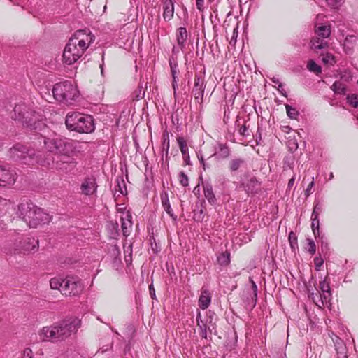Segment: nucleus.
Masks as SVG:
<instances>
[{"instance_id":"10","label":"nucleus","mask_w":358,"mask_h":358,"mask_svg":"<svg viewBox=\"0 0 358 358\" xmlns=\"http://www.w3.org/2000/svg\"><path fill=\"white\" fill-rule=\"evenodd\" d=\"M44 145L48 151L51 152L59 155L66 153V143L61 138H45Z\"/></svg>"},{"instance_id":"4","label":"nucleus","mask_w":358,"mask_h":358,"mask_svg":"<svg viewBox=\"0 0 358 358\" xmlns=\"http://www.w3.org/2000/svg\"><path fill=\"white\" fill-rule=\"evenodd\" d=\"M65 123L69 130L80 134H90L95 129L92 116L78 112L69 113Z\"/></svg>"},{"instance_id":"15","label":"nucleus","mask_w":358,"mask_h":358,"mask_svg":"<svg viewBox=\"0 0 358 358\" xmlns=\"http://www.w3.org/2000/svg\"><path fill=\"white\" fill-rule=\"evenodd\" d=\"M163 18L165 21H170L173 17L174 3L173 0H165L163 3Z\"/></svg>"},{"instance_id":"13","label":"nucleus","mask_w":358,"mask_h":358,"mask_svg":"<svg viewBox=\"0 0 358 358\" xmlns=\"http://www.w3.org/2000/svg\"><path fill=\"white\" fill-rule=\"evenodd\" d=\"M97 185L94 177L86 178L80 185L81 194L86 196L93 195L96 192Z\"/></svg>"},{"instance_id":"29","label":"nucleus","mask_w":358,"mask_h":358,"mask_svg":"<svg viewBox=\"0 0 358 358\" xmlns=\"http://www.w3.org/2000/svg\"><path fill=\"white\" fill-rule=\"evenodd\" d=\"M322 61L326 65L332 66L336 63L335 58L332 54L327 53L321 55Z\"/></svg>"},{"instance_id":"12","label":"nucleus","mask_w":358,"mask_h":358,"mask_svg":"<svg viewBox=\"0 0 358 358\" xmlns=\"http://www.w3.org/2000/svg\"><path fill=\"white\" fill-rule=\"evenodd\" d=\"M205 87L206 84L204 78L201 76L196 75L194 76L192 93L194 94L195 101H196L198 103H201L203 101Z\"/></svg>"},{"instance_id":"40","label":"nucleus","mask_w":358,"mask_h":358,"mask_svg":"<svg viewBox=\"0 0 358 358\" xmlns=\"http://www.w3.org/2000/svg\"><path fill=\"white\" fill-rule=\"evenodd\" d=\"M286 110H287V115L289 117H290L291 118H294L295 117V115L297 114L296 110L294 108H292L289 106H286Z\"/></svg>"},{"instance_id":"46","label":"nucleus","mask_w":358,"mask_h":358,"mask_svg":"<svg viewBox=\"0 0 358 358\" xmlns=\"http://www.w3.org/2000/svg\"><path fill=\"white\" fill-rule=\"evenodd\" d=\"M237 33H235V29L234 30L233 36L229 41L231 45H234L236 42Z\"/></svg>"},{"instance_id":"50","label":"nucleus","mask_w":358,"mask_h":358,"mask_svg":"<svg viewBox=\"0 0 358 358\" xmlns=\"http://www.w3.org/2000/svg\"><path fill=\"white\" fill-rule=\"evenodd\" d=\"M251 281H252V287H253V289L256 290V289H257V285H256V284L255 283V282H254L253 280H251Z\"/></svg>"},{"instance_id":"16","label":"nucleus","mask_w":358,"mask_h":358,"mask_svg":"<svg viewBox=\"0 0 358 358\" xmlns=\"http://www.w3.org/2000/svg\"><path fill=\"white\" fill-rule=\"evenodd\" d=\"M211 302V294L210 292L204 288L201 289V294L199 299V306L202 310H206L208 308Z\"/></svg>"},{"instance_id":"36","label":"nucleus","mask_w":358,"mask_h":358,"mask_svg":"<svg viewBox=\"0 0 358 358\" xmlns=\"http://www.w3.org/2000/svg\"><path fill=\"white\" fill-rule=\"evenodd\" d=\"M178 71L176 69V68L171 66V74H172V77H173L172 87H173V91H174V93L176 92L177 82L178 80Z\"/></svg>"},{"instance_id":"27","label":"nucleus","mask_w":358,"mask_h":358,"mask_svg":"<svg viewBox=\"0 0 358 358\" xmlns=\"http://www.w3.org/2000/svg\"><path fill=\"white\" fill-rule=\"evenodd\" d=\"M319 287L320 289L322 291L324 295V299H327V296H326V293L328 294V295H330V287L329 282L327 281V278L323 280L322 281H320L319 283Z\"/></svg>"},{"instance_id":"47","label":"nucleus","mask_w":358,"mask_h":358,"mask_svg":"<svg viewBox=\"0 0 358 358\" xmlns=\"http://www.w3.org/2000/svg\"><path fill=\"white\" fill-rule=\"evenodd\" d=\"M200 328L201 329V337L206 338V336H207L206 328L205 327L204 329H203L202 327H200Z\"/></svg>"},{"instance_id":"32","label":"nucleus","mask_w":358,"mask_h":358,"mask_svg":"<svg viewBox=\"0 0 358 358\" xmlns=\"http://www.w3.org/2000/svg\"><path fill=\"white\" fill-rule=\"evenodd\" d=\"M162 206L164 210L170 217H173V219L176 217L173 214V210L171 208V204L168 199H162Z\"/></svg>"},{"instance_id":"34","label":"nucleus","mask_w":358,"mask_h":358,"mask_svg":"<svg viewBox=\"0 0 358 358\" xmlns=\"http://www.w3.org/2000/svg\"><path fill=\"white\" fill-rule=\"evenodd\" d=\"M178 180L180 184L183 187H187L189 185V178L182 171H181L178 175Z\"/></svg>"},{"instance_id":"26","label":"nucleus","mask_w":358,"mask_h":358,"mask_svg":"<svg viewBox=\"0 0 358 358\" xmlns=\"http://www.w3.org/2000/svg\"><path fill=\"white\" fill-rule=\"evenodd\" d=\"M347 103L352 108H358V94H349L346 96Z\"/></svg>"},{"instance_id":"8","label":"nucleus","mask_w":358,"mask_h":358,"mask_svg":"<svg viewBox=\"0 0 358 358\" xmlns=\"http://www.w3.org/2000/svg\"><path fill=\"white\" fill-rule=\"evenodd\" d=\"M82 291L81 282L76 278L67 277L63 279L62 289L61 293L63 295H77Z\"/></svg>"},{"instance_id":"14","label":"nucleus","mask_w":358,"mask_h":358,"mask_svg":"<svg viewBox=\"0 0 358 358\" xmlns=\"http://www.w3.org/2000/svg\"><path fill=\"white\" fill-rule=\"evenodd\" d=\"M176 140H177V143L178 144L179 148L180 150V152L182 153L184 163L186 165H189L190 163V157H189V148H188V146L187 144V141L182 136L177 137Z\"/></svg>"},{"instance_id":"2","label":"nucleus","mask_w":358,"mask_h":358,"mask_svg":"<svg viewBox=\"0 0 358 358\" xmlns=\"http://www.w3.org/2000/svg\"><path fill=\"white\" fill-rule=\"evenodd\" d=\"M17 215L29 227L33 228L49 223L51 220L48 213L29 201H22L17 206Z\"/></svg>"},{"instance_id":"35","label":"nucleus","mask_w":358,"mask_h":358,"mask_svg":"<svg viewBox=\"0 0 358 358\" xmlns=\"http://www.w3.org/2000/svg\"><path fill=\"white\" fill-rule=\"evenodd\" d=\"M306 249L311 254L314 255L316 251V245L313 239L307 238V246Z\"/></svg>"},{"instance_id":"37","label":"nucleus","mask_w":358,"mask_h":358,"mask_svg":"<svg viewBox=\"0 0 358 358\" xmlns=\"http://www.w3.org/2000/svg\"><path fill=\"white\" fill-rule=\"evenodd\" d=\"M238 133L242 136H250L249 131H248V127H247L245 124H243L241 126H239L238 124Z\"/></svg>"},{"instance_id":"6","label":"nucleus","mask_w":358,"mask_h":358,"mask_svg":"<svg viewBox=\"0 0 358 358\" xmlns=\"http://www.w3.org/2000/svg\"><path fill=\"white\" fill-rule=\"evenodd\" d=\"M9 155L14 160L21 161L24 164L34 165L35 163L40 162L34 150L29 149L20 143L10 148Z\"/></svg>"},{"instance_id":"30","label":"nucleus","mask_w":358,"mask_h":358,"mask_svg":"<svg viewBox=\"0 0 358 358\" xmlns=\"http://www.w3.org/2000/svg\"><path fill=\"white\" fill-rule=\"evenodd\" d=\"M307 68L310 71L313 72L317 75L322 72L321 67L317 65L313 60H310L308 62Z\"/></svg>"},{"instance_id":"5","label":"nucleus","mask_w":358,"mask_h":358,"mask_svg":"<svg viewBox=\"0 0 358 358\" xmlns=\"http://www.w3.org/2000/svg\"><path fill=\"white\" fill-rule=\"evenodd\" d=\"M12 118L22 122L24 127L36 129L39 118L34 112L29 110L27 106L24 104H18L14 107Z\"/></svg>"},{"instance_id":"7","label":"nucleus","mask_w":358,"mask_h":358,"mask_svg":"<svg viewBox=\"0 0 358 358\" xmlns=\"http://www.w3.org/2000/svg\"><path fill=\"white\" fill-rule=\"evenodd\" d=\"M76 86L71 81H64L57 83L52 89L55 99L59 101H72L78 95Z\"/></svg>"},{"instance_id":"19","label":"nucleus","mask_w":358,"mask_h":358,"mask_svg":"<svg viewBox=\"0 0 358 358\" xmlns=\"http://www.w3.org/2000/svg\"><path fill=\"white\" fill-rule=\"evenodd\" d=\"M176 39L180 48L184 47L187 38V31L185 27H180L176 30Z\"/></svg>"},{"instance_id":"3","label":"nucleus","mask_w":358,"mask_h":358,"mask_svg":"<svg viewBox=\"0 0 358 358\" xmlns=\"http://www.w3.org/2000/svg\"><path fill=\"white\" fill-rule=\"evenodd\" d=\"M74 330L75 326L71 322L64 321L43 327L39 331V336L43 341L57 342L69 337Z\"/></svg>"},{"instance_id":"45","label":"nucleus","mask_w":358,"mask_h":358,"mask_svg":"<svg viewBox=\"0 0 358 358\" xmlns=\"http://www.w3.org/2000/svg\"><path fill=\"white\" fill-rule=\"evenodd\" d=\"M125 262L127 264H131L132 261V257H131V250H130L129 254L128 255H125Z\"/></svg>"},{"instance_id":"41","label":"nucleus","mask_w":358,"mask_h":358,"mask_svg":"<svg viewBox=\"0 0 358 358\" xmlns=\"http://www.w3.org/2000/svg\"><path fill=\"white\" fill-rule=\"evenodd\" d=\"M323 259L321 258V257H315L314 259V264L315 265V268L316 270H320V267L322 266L323 264Z\"/></svg>"},{"instance_id":"52","label":"nucleus","mask_w":358,"mask_h":358,"mask_svg":"<svg viewBox=\"0 0 358 358\" xmlns=\"http://www.w3.org/2000/svg\"><path fill=\"white\" fill-rule=\"evenodd\" d=\"M357 120H358V115H357Z\"/></svg>"},{"instance_id":"48","label":"nucleus","mask_w":358,"mask_h":358,"mask_svg":"<svg viewBox=\"0 0 358 358\" xmlns=\"http://www.w3.org/2000/svg\"><path fill=\"white\" fill-rule=\"evenodd\" d=\"M294 180H295V178L294 177H292L289 180V182H288V187H291L293 186L294 183Z\"/></svg>"},{"instance_id":"28","label":"nucleus","mask_w":358,"mask_h":358,"mask_svg":"<svg viewBox=\"0 0 358 358\" xmlns=\"http://www.w3.org/2000/svg\"><path fill=\"white\" fill-rule=\"evenodd\" d=\"M63 285V279L53 278L50 280V286L52 289H58L61 292Z\"/></svg>"},{"instance_id":"22","label":"nucleus","mask_w":358,"mask_h":358,"mask_svg":"<svg viewBox=\"0 0 358 358\" xmlns=\"http://www.w3.org/2000/svg\"><path fill=\"white\" fill-rule=\"evenodd\" d=\"M318 213L316 211V208H314L313 212L312 213V223L311 228L314 236L316 237L319 235V219H318Z\"/></svg>"},{"instance_id":"33","label":"nucleus","mask_w":358,"mask_h":358,"mask_svg":"<svg viewBox=\"0 0 358 358\" xmlns=\"http://www.w3.org/2000/svg\"><path fill=\"white\" fill-rule=\"evenodd\" d=\"M163 138V149L166 152V155H168L169 150V135L168 131H164L162 136Z\"/></svg>"},{"instance_id":"20","label":"nucleus","mask_w":358,"mask_h":358,"mask_svg":"<svg viewBox=\"0 0 358 358\" xmlns=\"http://www.w3.org/2000/svg\"><path fill=\"white\" fill-rule=\"evenodd\" d=\"M315 34L316 36L322 38L324 39L329 37L331 34V30L329 26L327 25H319L315 27Z\"/></svg>"},{"instance_id":"9","label":"nucleus","mask_w":358,"mask_h":358,"mask_svg":"<svg viewBox=\"0 0 358 358\" xmlns=\"http://www.w3.org/2000/svg\"><path fill=\"white\" fill-rule=\"evenodd\" d=\"M38 246V241L34 238H25L22 240L15 243L13 252L17 253H29L36 251Z\"/></svg>"},{"instance_id":"44","label":"nucleus","mask_w":358,"mask_h":358,"mask_svg":"<svg viewBox=\"0 0 358 358\" xmlns=\"http://www.w3.org/2000/svg\"><path fill=\"white\" fill-rule=\"evenodd\" d=\"M24 356L28 358H32L33 354L32 350L29 348H27L24 350Z\"/></svg>"},{"instance_id":"11","label":"nucleus","mask_w":358,"mask_h":358,"mask_svg":"<svg viewBox=\"0 0 358 358\" xmlns=\"http://www.w3.org/2000/svg\"><path fill=\"white\" fill-rule=\"evenodd\" d=\"M17 179L16 173L10 169L0 164V186L13 185Z\"/></svg>"},{"instance_id":"25","label":"nucleus","mask_w":358,"mask_h":358,"mask_svg":"<svg viewBox=\"0 0 358 358\" xmlns=\"http://www.w3.org/2000/svg\"><path fill=\"white\" fill-rule=\"evenodd\" d=\"M331 89L336 94H344L346 91L345 85L340 82L335 81L333 85L331 86Z\"/></svg>"},{"instance_id":"31","label":"nucleus","mask_w":358,"mask_h":358,"mask_svg":"<svg viewBox=\"0 0 358 358\" xmlns=\"http://www.w3.org/2000/svg\"><path fill=\"white\" fill-rule=\"evenodd\" d=\"M218 263L222 266H226L230 262V255L227 252H223L217 257Z\"/></svg>"},{"instance_id":"18","label":"nucleus","mask_w":358,"mask_h":358,"mask_svg":"<svg viewBox=\"0 0 358 358\" xmlns=\"http://www.w3.org/2000/svg\"><path fill=\"white\" fill-rule=\"evenodd\" d=\"M311 48L317 51V50H322L328 46V43L324 41V38L315 36L310 41Z\"/></svg>"},{"instance_id":"24","label":"nucleus","mask_w":358,"mask_h":358,"mask_svg":"<svg viewBox=\"0 0 358 358\" xmlns=\"http://www.w3.org/2000/svg\"><path fill=\"white\" fill-rule=\"evenodd\" d=\"M204 196L208 200V201L211 205H215L216 203V198L213 193V190L211 186H206L203 188Z\"/></svg>"},{"instance_id":"1","label":"nucleus","mask_w":358,"mask_h":358,"mask_svg":"<svg viewBox=\"0 0 358 358\" xmlns=\"http://www.w3.org/2000/svg\"><path fill=\"white\" fill-rule=\"evenodd\" d=\"M94 40L95 37L90 31L84 29L77 30L64 48L63 62L66 65L76 62Z\"/></svg>"},{"instance_id":"17","label":"nucleus","mask_w":358,"mask_h":358,"mask_svg":"<svg viewBox=\"0 0 358 358\" xmlns=\"http://www.w3.org/2000/svg\"><path fill=\"white\" fill-rule=\"evenodd\" d=\"M243 185L245 187V189L248 194H254L258 189L259 182L255 177H252L246 184L243 183Z\"/></svg>"},{"instance_id":"39","label":"nucleus","mask_w":358,"mask_h":358,"mask_svg":"<svg viewBox=\"0 0 358 358\" xmlns=\"http://www.w3.org/2000/svg\"><path fill=\"white\" fill-rule=\"evenodd\" d=\"M314 186V180L313 178H312L311 181L309 182L306 189L305 190V196L306 197L309 196V195L312 193V189Z\"/></svg>"},{"instance_id":"42","label":"nucleus","mask_w":358,"mask_h":358,"mask_svg":"<svg viewBox=\"0 0 358 358\" xmlns=\"http://www.w3.org/2000/svg\"><path fill=\"white\" fill-rule=\"evenodd\" d=\"M196 8L200 11L204 10V0H196Z\"/></svg>"},{"instance_id":"23","label":"nucleus","mask_w":358,"mask_h":358,"mask_svg":"<svg viewBox=\"0 0 358 358\" xmlns=\"http://www.w3.org/2000/svg\"><path fill=\"white\" fill-rule=\"evenodd\" d=\"M245 164L243 159L241 158L233 159L229 162V169L230 171L234 172L238 171Z\"/></svg>"},{"instance_id":"38","label":"nucleus","mask_w":358,"mask_h":358,"mask_svg":"<svg viewBox=\"0 0 358 358\" xmlns=\"http://www.w3.org/2000/svg\"><path fill=\"white\" fill-rule=\"evenodd\" d=\"M327 4L331 8H337L340 6L343 0H326Z\"/></svg>"},{"instance_id":"51","label":"nucleus","mask_w":358,"mask_h":358,"mask_svg":"<svg viewBox=\"0 0 358 358\" xmlns=\"http://www.w3.org/2000/svg\"><path fill=\"white\" fill-rule=\"evenodd\" d=\"M8 208H11L13 209V205L12 203H8Z\"/></svg>"},{"instance_id":"21","label":"nucleus","mask_w":358,"mask_h":358,"mask_svg":"<svg viewBox=\"0 0 358 358\" xmlns=\"http://www.w3.org/2000/svg\"><path fill=\"white\" fill-rule=\"evenodd\" d=\"M130 218H131V215L129 214H127V220H124V218H121V227L123 235L124 236H128L130 234V231L132 227V223L130 220Z\"/></svg>"},{"instance_id":"43","label":"nucleus","mask_w":358,"mask_h":358,"mask_svg":"<svg viewBox=\"0 0 358 358\" xmlns=\"http://www.w3.org/2000/svg\"><path fill=\"white\" fill-rule=\"evenodd\" d=\"M149 292H150V297L152 299H156L155 289L154 285L152 282L149 285Z\"/></svg>"},{"instance_id":"49","label":"nucleus","mask_w":358,"mask_h":358,"mask_svg":"<svg viewBox=\"0 0 358 358\" xmlns=\"http://www.w3.org/2000/svg\"><path fill=\"white\" fill-rule=\"evenodd\" d=\"M113 252L114 255L118 256L120 255V251L116 246L114 247Z\"/></svg>"}]
</instances>
